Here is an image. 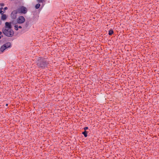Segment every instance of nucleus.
I'll use <instances>...</instances> for the list:
<instances>
[{"label":"nucleus","mask_w":159,"mask_h":159,"mask_svg":"<svg viewBox=\"0 0 159 159\" xmlns=\"http://www.w3.org/2000/svg\"><path fill=\"white\" fill-rule=\"evenodd\" d=\"M14 21L9 22H6L4 27L3 28L2 32L6 36L8 37H11L14 34V31L12 29L11 24H13Z\"/></svg>","instance_id":"nucleus-1"},{"label":"nucleus","mask_w":159,"mask_h":159,"mask_svg":"<svg viewBox=\"0 0 159 159\" xmlns=\"http://www.w3.org/2000/svg\"><path fill=\"white\" fill-rule=\"evenodd\" d=\"M48 64V63L45 60H43L38 61L37 64L39 67L42 68L46 67Z\"/></svg>","instance_id":"nucleus-2"},{"label":"nucleus","mask_w":159,"mask_h":159,"mask_svg":"<svg viewBox=\"0 0 159 159\" xmlns=\"http://www.w3.org/2000/svg\"><path fill=\"white\" fill-rule=\"evenodd\" d=\"M11 46V43L10 42H7L1 46L0 48V51L2 52H3L6 49L10 48Z\"/></svg>","instance_id":"nucleus-3"},{"label":"nucleus","mask_w":159,"mask_h":159,"mask_svg":"<svg viewBox=\"0 0 159 159\" xmlns=\"http://www.w3.org/2000/svg\"><path fill=\"white\" fill-rule=\"evenodd\" d=\"M18 12L20 13L26 14L27 11V9L24 6H21L19 7L17 10Z\"/></svg>","instance_id":"nucleus-4"},{"label":"nucleus","mask_w":159,"mask_h":159,"mask_svg":"<svg viewBox=\"0 0 159 159\" xmlns=\"http://www.w3.org/2000/svg\"><path fill=\"white\" fill-rule=\"evenodd\" d=\"M25 21V19L24 16H19L16 20L17 23L18 24H22Z\"/></svg>","instance_id":"nucleus-5"},{"label":"nucleus","mask_w":159,"mask_h":159,"mask_svg":"<svg viewBox=\"0 0 159 159\" xmlns=\"http://www.w3.org/2000/svg\"><path fill=\"white\" fill-rule=\"evenodd\" d=\"M17 11L14 10L12 12L11 14V17L12 19H15L17 16Z\"/></svg>","instance_id":"nucleus-6"},{"label":"nucleus","mask_w":159,"mask_h":159,"mask_svg":"<svg viewBox=\"0 0 159 159\" xmlns=\"http://www.w3.org/2000/svg\"><path fill=\"white\" fill-rule=\"evenodd\" d=\"M7 16L6 14H3L1 15V20L5 21L7 19Z\"/></svg>","instance_id":"nucleus-7"},{"label":"nucleus","mask_w":159,"mask_h":159,"mask_svg":"<svg viewBox=\"0 0 159 159\" xmlns=\"http://www.w3.org/2000/svg\"><path fill=\"white\" fill-rule=\"evenodd\" d=\"M13 21H14V22L13 23V24H12L15 25L14 29L16 30L17 31L18 30V25H16V23H15L14 20H13Z\"/></svg>","instance_id":"nucleus-8"},{"label":"nucleus","mask_w":159,"mask_h":159,"mask_svg":"<svg viewBox=\"0 0 159 159\" xmlns=\"http://www.w3.org/2000/svg\"><path fill=\"white\" fill-rule=\"evenodd\" d=\"M40 6V5L38 3L36 5L35 7L36 9H38L39 8Z\"/></svg>","instance_id":"nucleus-9"},{"label":"nucleus","mask_w":159,"mask_h":159,"mask_svg":"<svg viewBox=\"0 0 159 159\" xmlns=\"http://www.w3.org/2000/svg\"><path fill=\"white\" fill-rule=\"evenodd\" d=\"M3 9V8L2 7H1L0 8V13L1 15L4 14V11H2Z\"/></svg>","instance_id":"nucleus-10"},{"label":"nucleus","mask_w":159,"mask_h":159,"mask_svg":"<svg viewBox=\"0 0 159 159\" xmlns=\"http://www.w3.org/2000/svg\"><path fill=\"white\" fill-rule=\"evenodd\" d=\"M82 133L83 134H84L85 137H86L87 136V131H85L84 132H83Z\"/></svg>","instance_id":"nucleus-11"},{"label":"nucleus","mask_w":159,"mask_h":159,"mask_svg":"<svg viewBox=\"0 0 159 159\" xmlns=\"http://www.w3.org/2000/svg\"><path fill=\"white\" fill-rule=\"evenodd\" d=\"M113 31L112 30H110L108 34L110 35H111L113 34Z\"/></svg>","instance_id":"nucleus-12"},{"label":"nucleus","mask_w":159,"mask_h":159,"mask_svg":"<svg viewBox=\"0 0 159 159\" xmlns=\"http://www.w3.org/2000/svg\"><path fill=\"white\" fill-rule=\"evenodd\" d=\"M29 25V22H26L25 25V27L26 28H27L28 27Z\"/></svg>","instance_id":"nucleus-13"},{"label":"nucleus","mask_w":159,"mask_h":159,"mask_svg":"<svg viewBox=\"0 0 159 159\" xmlns=\"http://www.w3.org/2000/svg\"><path fill=\"white\" fill-rule=\"evenodd\" d=\"M37 2L39 3L43 2L44 0H37Z\"/></svg>","instance_id":"nucleus-14"},{"label":"nucleus","mask_w":159,"mask_h":159,"mask_svg":"<svg viewBox=\"0 0 159 159\" xmlns=\"http://www.w3.org/2000/svg\"><path fill=\"white\" fill-rule=\"evenodd\" d=\"M2 32L1 31H0V39H1L2 38Z\"/></svg>","instance_id":"nucleus-15"},{"label":"nucleus","mask_w":159,"mask_h":159,"mask_svg":"<svg viewBox=\"0 0 159 159\" xmlns=\"http://www.w3.org/2000/svg\"><path fill=\"white\" fill-rule=\"evenodd\" d=\"M8 9L7 7H4V8H3V11H5V10H7Z\"/></svg>","instance_id":"nucleus-16"},{"label":"nucleus","mask_w":159,"mask_h":159,"mask_svg":"<svg viewBox=\"0 0 159 159\" xmlns=\"http://www.w3.org/2000/svg\"><path fill=\"white\" fill-rule=\"evenodd\" d=\"M0 5L1 6H3L4 5V4L3 3H0Z\"/></svg>","instance_id":"nucleus-17"},{"label":"nucleus","mask_w":159,"mask_h":159,"mask_svg":"<svg viewBox=\"0 0 159 159\" xmlns=\"http://www.w3.org/2000/svg\"><path fill=\"white\" fill-rule=\"evenodd\" d=\"M88 129V127H85L84 128V129L86 131V130L87 129Z\"/></svg>","instance_id":"nucleus-18"},{"label":"nucleus","mask_w":159,"mask_h":159,"mask_svg":"<svg viewBox=\"0 0 159 159\" xmlns=\"http://www.w3.org/2000/svg\"><path fill=\"white\" fill-rule=\"evenodd\" d=\"M18 28H20V29H21L22 28V27L20 26H18Z\"/></svg>","instance_id":"nucleus-19"},{"label":"nucleus","mask_w":159,"mask_h":159,"mask_svg":"<svg viewBox=\"0 0 159 159\" xmlns=\"http://www.w3.org/2000/svg\"><path fill=\"white\" fill-rule=\"evenodd\" d=\"M2 20H0V25H1L2 24Z\"/></svg>","instance_id":"nucleus-20"},{"label":"nucleus","mask_w":159,"mask_h":159,"mask_svg":"<svg viewBox=\"0 0 159 159\" xmlns=\"http://www.w3.org/2000/svg\"><path fill=\"white\" fill-rule=\"evenodd\" d=\"M6 106H8V104H6Z\"/></svg>","instance_id":"nucleus-21"}]
</instances>
